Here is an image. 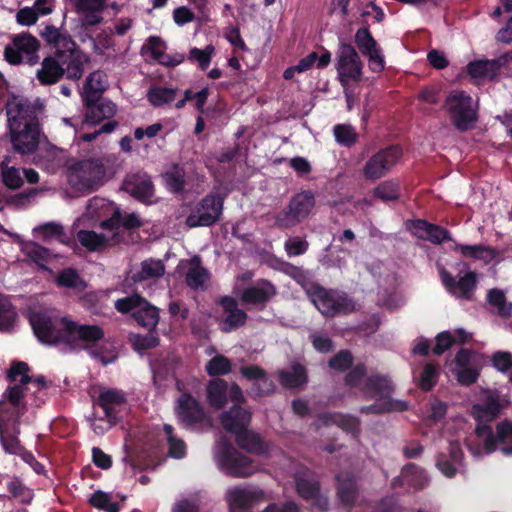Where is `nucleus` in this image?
Instances as JSON below:
<instances>
[{"label": "nucleus", "instance_id": "2", "mask_svg": "<svg viewBox=\"0 0 512 512\" xmlns=\"http://www.w3.org/2000/svg\"><path fill=\"white\" fill-rule=\"evenodd\" d=\"M29 320L39 341L48 345L63 343L71 348H77L100 340L104 336L99 326L78 325L67 317H61L52 309L32 312Z\"/></svg>", "mask_w": 512, "mask_h": 512}, {"label": "nucleus", "instance_id": "35", "mask_svg": "<svg viewBox=\"0 0 512 512\" xmlns=\"http://www.w3.org/2000/svg\"><path fill=\"white\" fill-rule=\"evenodd\" d=\"M409 230L420 239L433 243H441L448 239V232L444 228L432 225L424 220H416L410 223Z\"/></svg>", "mask_w": 512, "mask_h": 512}, {"label": "nucleus", "instance_id": "62", "mask_svg": "<svg viewBox=\"0 0 512 512\" xmlns=\"http://www.w3.org/2000/svg\"><path fill=\"white\" fill-rule=\"evenodd\" d=\"M374 195L383 200L390 201L399 197V183L395 180H387L374 189Z\"/></svg>", "mask_w": 512, "mask_h": 512}, {"label": "nucleus", "instance_id": "46", "mask_svg": "<svg viewBox=\"0 0 512 512\" xmlns=\"http://www.w3.org/2000/svg\"><path fill=\"white\" fill-rule=\"evenodd\" d=\"M23 253L39 267L45 268V264L50 261L52 254L48 249L35 242H24L22 244Z\"/></svg>", "mask_w": 512, "mask_h": 512}, {"label": "nucleus", "instance_id": "16", "mask_svg": "<svg viewBox=\"0 0 512 512\" xmlns=\"http://www.w3.org/2000/svg\"><path fill=\"white\" fill-rule=\"evenodd\" d=\"M251 278L252 274L245 272L237 277L233 287V294L243 303L254 305L262 304L275 295L274 286L265 280H261L254 286L245 288V284L248 283Z\"/></svg>", "mask_w": 512, "mask_h": 512}, {"label": "nucleus", "instance_id": "42", "mask_svg": "<svg viewBox=\"0 0 512 512\" xmlns=\"http://www.w3.org/2000/svg\"><path fill=\"white\" fill-rule=\"evenodd\" d=\"M426 481V476L422 470L418 469L414 465H407L403 468L401 475L394 479L393 484L421 488Z\"/></svg>", "mask_w": 512, "mask_h": 512}, {"label": "nucleus", "instance_id": "10", "mask_svg": "<svg viewBox=\"0 0 512 512\" xmlns=\"http://www.w3.org/2000/svg\"><path fill=\"white\" fill-rule=\"evenodd\" d=\"M306 289L311 301L324 316L333 317L355 310V303L344 294L326 290L316 285Z\"/></svg>", "mask_w": 512, "mask_h": 512}, {"label": "nucleus", "instance_id": "27", "mask_svg": "<svg viewBox=\"0 0 512 512\" xmlns=\"http://www.w3.org/2000/svg\"><path fill=\"white\" fill-rule=\"evenodd\" d=\"M178 267L185 272L186 283L189 287L193 289L205 288L210 276L209 272L201 265L198 257L183 260Z\"/></svg>", "mask_w": 512, "mask_h": 512}, {"label": "nucleus", "instance_id": "11", "mask_svg": "<svg viewBox=\"0 0 512 512\" xmlns=\"http://www.w3.org/2000/svg\"><path fill=\"white\" fill-rule=\"evenodd\" d=\"M445 107L453 124L459 130H467L476 121V107L470 95L463 91H452Z\"/></svg>", "mask_w": 512, "mask_h": 512}, {"label": "nucleus", "instance_id": "37", "mask_svg": "<svg viewBox=\"0 0 512 512\" xmlns=\"http://www.w3.org/2000/svg\"><path fill=\"white\" fill-rule=\"evenodd\" d=\"M62 61L66 65L67 77L78 80L82 77L84 68L89 64L90 57L81 50H77L62 59Z\"/></svg>", "mask_w": 512, "mask_h": 512}, {"label": "nucleus", "instance_id": "4", "mask_svg": "<svg viewBox=\"0 0 512 512\" xmlns=\"http://www.w3.org/2000/svg\"><path fill=\"white\" fill-rule=\"evenodd\" d=\"M347 383L351 387L359 388L363 396L375 399V404L368 407V411L386 412V411H404L408 405L401 400H394L390 397L392 385L384 377L365 375V369L362 366H356L348 375ZM366 408H362V412Z\"/></svg>", "mask_w": 512, "mask_h": 512}, {"label": "nucleus", "instance_id": "45", "mask_svg": "<svg viewBox=\"0 0 512 512\" xmlns=\"http://www.w3.org/2000/svg\"><path fill=\"white\" fill-rule=\"evenodd\" d=\"M487 300L492 309L502 318L512 315V303L507 302L503 291L492 289L488 292Z\"/></svg>", "mask_w": 512, "mask_h": 512}, {"label": "nucleus", "instance_id": "50", "mask_svg": "<svg viewBox=\"0 0 512 512\" xmlns=\"http://www.w3.org/2000/svg\"><path fill=\"white\" fill-rule=\"evenodd\" d=\"M338 481V491H339V498L341 502L345 505H351L356 496V486L353 478L346 474L344 475H338L337 476Z\"/></svg>", "mask_w": 512, "mask_h": 512}, {"label": "nucleus", "instance_id": "8", "mask_svg": "<svg viewBox=\"0 0 512 512\" xmlns=\"http://www.w3.org/2000/svg\"><path fill=\"white\" fill-rule=\"evenodd\" d=\"M335 68L337 79L348 90L363 79V63L355 48L348 43H341L336 52Z\"/></svg>", "mask_w": 512, "mask_h": 512}, {"label": "nucleus", "instance_id": "34", "mask_svg": "<svg viewBox=\"0 0 512 512\" xmlns=\"http://www.w3.org/2000/svg\"><path fill=\"white\" fill-rule=\"evenodd\" d=\"M295 479L297 491L303 498L312 500L313 505L319 509L327 507V499L319 493L318 483L311 480L307 472L304 473V476L296 475Z\"/></svg>", "mask_w": 512, "mask_h": 512}, {"label": "nucleus", "instance_id": "59", "mask_svg": "<svg viewBox=\"0 0 512 512\" xmlns=\"http://www.w3.org/2000/svg\"><path fill=\"white\" fill-rule=\"evenodd\" d=\"M163 180L171 192H180L185 183L184 171L182 168L175 166L163 175Z\"/></svg>", "mask_w": 512, "mask_h": 512}, {"label": "nucleus", "instance_id": "58", "mask_svg": "<svg viewBox=\"0 0 512 512\" xmlns=\"http://www.w3.org/2000/svg\"><path fill=\"white\" fill-rule=\"evenodd\" d=\"M16 319V313L9 300L0 294V331L9 330Z\"/></svg>", "mask_w": 512, "mask_h": 512}, {"label": "nucleus", "instance_id": "28", "mask_svg": "<svg viewBox=\"0 0 512 512\" xmlns=\"http://www.w3.org/2000/svg\"><path fill=\"white\" fill-rule=\"evenodd\" d=\"M448 454L440 453L436 460V466L446 477H453L462 468V451L458 443L450 441Z\"/></svg>", "mask_w": 512, "mask_h": 512}, {"label": "nucleus", "instance_id": "18", "mask_svg": "<svg viewBox=\"0 0 512 512\" xmlns=\"http://www.w3.org/2000/svg\"><path fill=\"white\" fill-rule=\"evenodd\" d=\"M402 157L398 146H391L373 154L365 163L363 175L366 179L376 181L385 177Z\"/></svg>", "mask_w": 512, "mask_h": 512}, {"label": "nucleus", "instance_id": "9", "mask_svg": "<svg viewBox=\"0 0 512 512\" xmlns=\"http://www.w3.org/2000/svg\"><path fill=\"white\" fill-rule=\"evenodd\" d=\"M105 177L104 166L98 160H86L71 165L67 178L76 191L85 192L100 186Z\"/></svg>", "mask_w": 512, "mask_h": 512}, {"label": "nucleus", "instance_id": "15", "mask_svg": "<svg viewBox=\"0 0 512 512\" xmlns=\"http://www.w3.org/2000/svg\"><path fill=\"white\" fill-rule=\"evenodd\" d=\"M176 414L187 428L203 430L212 426L211 419L205 414L200 404L191 395L183 392L177 400Z\"/></svg>", "mask_w": 512, "mask_h": 512}, {"label": "nucleus", "instance_id": "38", "mask_svg": "<svg viewBox=\"0 0 512 512\" xmlns=\"http://www.w3.org/2000/svg\"><path fill=\"white\" fill-rule=\"evenodd\" d=\"M471 339V334L463 329H457L453 332L445 331L436 337V345L433 352L437 355L444 353L452 344L465 343Z\"/></svg>", "mask_w": 512, "mask_h": 512}, {"label": "nucleus", "instance_id": "13", "mask_svg": "<svg viewBox=\"0 0 512 512\" xmlns=\"http://www.w3.org/2000/svg\"><path fill=\"white\" fill-rule=\"evenodd\" d=\"M115 308L120 313H131L137 323L149 331L154 329L159 321L158 309L136 294L117 300Z\"/></svg>", "mask_w": 512, "mask_h": 512}, {"label": "nucleus", "instance_id": "14", "mask_svg": "<svg viewBox=\"0 0 512 512\" xmlns=\"http://www.w3.org/2000/svg\"><path fill=\"white\" fill-rule=\"evenodd\" d=\"M484 365L481 354L468 349H461L451 365V372L461 385H471L476 382Z\"/></svg>", "mask_w": 512, "mask_h": 512}, {"label": "nucleus", "instance_id": "43", "mask_svg": "<svg viewBox=\"0 0 512 512\" xmlns=\"http://www.w3.org/2000/svg\"><path fill=\"white\" fill-rule=\"evenodd\" d=\"M318 422L323 425L336 424L341 429L355 433L358 430V420L350 415L325 413L319 416Z\"/></svg>", "mask_w": 512, "mask_h": 512}, {"label": "nucleus", "instance_id": "29", "mask_svg": "<svg viewBox=\"0 0 512 512\" xmlns=\"http://www.w3.org/2000/svg\"><path fill=\"white\" fill-rule=\"evenodd\" d=\"M145 50L150 53L153 60L168 67L177 66L185 59L181 53L167 54L166 45L159 37H150L145 45Z\"/></svg>", "mask_w": 512, "mask_h": 512}, {"label": "nucleus", "instance_id": "20", "mask_svg": "<svg viewBox=\"0 0 512 512\" xmlns=\"http://www.w3.org/2000/svg\"><path fill=\"white\" fill-rule=\"evenodd\" d=\"M120 211L110 201L100 197L89 200L85 212L77 219L78 224H89L97 221H113V226L119 224Z\"/></svg>", "mask_w": 512, "mask_h": 512}, {"label": "nucleus", "instance_id": "64", "mask_svg": "<svg viewBox=\"0 0 512 512\" xmlns=\"http://www.w3.org/2000/svg\"><path fill=\"white\" fill-rule=\"evenodd\" d=\"M230 360L223 355H215L207 364L206 371L211 376L224 375L231 371Z\"/></svg>", "mask_w": 512, "mask_h": 512}, {"label": "nucleus", "instance_id": "31", "mask_svg": "<svg viewBox=\"0 0 512 512\" xmlns=\"http://www.w3.org/2000/svg\"><path fill=\"white\" fill-rule=\"evenodd\" d=\"M483 400L484 403L473 406L472 415L479 422H488L499 414L501 405L497 393L491 390L483 391Z\"/></svg>", "mask_w": 512, "mask_h": 512}, {"label": "nucleus", "instance_id": "30", "mask_svg": "<svg viewBox=\"0 0 512 512\" xmlns=\"http://www.w3.org/2000/svg\"><path fill=\"white\" fill-rule=\"evenodd\" d=\"M77 14L87 25L99 24L103 17L104 0H70Z\"/></svg>", "mask_w": 512, "mask_h": 512}, {"label": "nucleus", "instance_id": "22", "mask_svg": "<svg viewBox=\"0 0 512 512\" xmlns=\"http://www.w3.org/2000/svg\"><path fill=\"white\" fill-rule=\"evenodd\" d=\"M263 498V491L252 487H233L226 493L230 512H246L248 508L262 501Z\"/></svg>", "mask_w": 512, "mask_h": 512}, {"label": "nucleus", "instance_id": "26", "mask_svg": "<svg viewBox=\"0 0 512 512\" xmlns=\"http://www.w3.org/2000/svg\"><path fill=\"white\" fill-rule=\"evenodd\" d=\"M41 35L62 59L78 50L72 38L67 33L62 32L54 26H46Z\"/></svg>", "mask_w": 512, "mask_h": 512}, {"label": "nucleus", "instance_id": "17", "mask_svg": "<svg viewBox=\"0 0 512 512\" xmlns=\"http://www.w3.org/2000/svg\"><path fill=\"white\" fill-rule=\"evenodd\" d=\"M223 210V198L217 194H209L198 202L186 218L187 226H210L221 216Z\"/></svg>", "mask_w": 512, "mask_h": 512}, {"label": "nucleus", "instance_id": "54", "mask_svg": "<svg viewBox=\"0 0 512 512\" xmlns=\"http://www.w3.org/2000/svg\"><path fill=\"white\" fill-rule=\"evenodd\" d=\"M90 504L105 512H118L119 506L117 502L112 499V495L103 491H95L89 498Z\"/></svg>", "mask_w": 512, "mask_h": 512}, {"label": "nucleus", "instance_id": "36", "mask_svg": "<svg viewBox=\"0 0 512 512\" xmlns=\"http://www.w3.org/2000/svg\"><path fill=\"white\" fill-rule=\"evenodd\" d=\"M108 86L107 77L102 71L92 72L83 87V98L89 103L94 101Z\"/></svg>", "mask_w": 512, "mask_h": 512}, {"label": "nucleus", "instance_id": "60", "mask_svg": "<svg viewBox=\"0 0 512 512\" xmlns=\"http://www.w3.org/2000/svg\"><path fill=\"white\" fill-rule=\"evenodd\" d=\"M215 54V47L213 45H207L204 49L192 48L189 52L188 59L196 61L201 70H206L211 62L213 55Z\"/></svg>", "mask_w": 512, "mask_h": 512}, {"label": "nucleus", "instance_id": "52", "mask_svg": "<svg viewBox=\"0 0 512 512\" xmlns=\"http://www.w3.org/2000/svg\"><path fill=\"white\" fill-rule=\"evenodd\" d=\"M164 431L167 437L169 455L176 459L183 458L187 451L185 442L174 434L172 426L164 425Z\"/></svg>", "mask_w": 512, "mask_h": 512}, {"label": "nucleus", "instance_id": "41", "mask_svg": "<svg viewBox=\"0 0 512 512\" xmlns=\"http://www.w3.org/2000/svg\"><path fill=\"white\" fill-rule=\"evenodd\" d=\"M241 374L249 379L257 381V391L256 394L263 395L268 394L273 391V384L269 379L265 376V373L262 369L257 366H245L241 368Z\"/></svg>", "mask_w": 512, "mask_h": 512}, {"label": "nucleus", "instance_id": "56", "mask_svg": "<svg viewBox=\"0 0 512 512\" xmlns=\"http://www.w3.org/2000/svg\"><path fill=\"white\" fill-rule=\"evenodd\" d=\"M34 235L44 241L58 240L64 242L63 228L56 223H47L35 228Z\"/></svg>", "mask_w": 512, "mask_h": 512}, {"label": "nucleus", "instance_id": "6", "mask_svg": "<svg viewBox=\"0 0 512 512\" xmlns=\"http://www.w3.org/2000/svg\"><path fill=\"white\" fill-rule=\"evenodd\" d=\"M468 449L475 458H481L499 449L504 455L512 456V422L503 421L496 427V435L487 426H478L475 442H468Z\"/></svg>", "mask_w": 512, "mask_h": 512}, {"label": "nucleus", "instance_id": "32", "mask_svg": "<svg viewBox=\"0 0 512 512\" xmlns=\"http://www.w3.org/2000/svg\"><path fill=\"white\" fill-rule=\"evenodd\" d=\"M223 308V326L222 329L226 332L236 329L244 325L247 315L238 308L237 302L231 297H223L220 300Z\"/></svg>", "mask_w": 512, "mask_h": 512}, {"label": "nucleus", "instance_id": "48", "mask_svg": "<svg viewBox=\"0 0 512 512\" xmlns=\"http://www.w3.org/2000/svg\"><path fill=\"white\" fill-rule=\"evenodd\" d=\"M165 273V267L161 260H145L141 263L140 271L133 276L135 281L161 277Z\"/></svg>", "mask_w": 512, "mask_h": 512}, {"label": "nucleus", "instance_id": "21", "mask_svg": "<svg viewBox=\"0 0 512 512\" xmlns=\"http://www.w3.org/2000/svg\"><path fill=\"white\" fill-rule=\"evenodd\" d=\"M207 399L210 406L215 409L222 408L228 399L235 403L233 406L240 407L239 404L244 401V395L238 385L228 386L222 379H212L207 386Z\"/></svg>", "mask_w": 512, "mask_h": 512}, {"label": "nucleus", "instance_id": "23", "mask_svg": "<svg viewBox=\"0 0 512 512\" xmlns=\"http://www.w3.org/2000/svg\"><path fill=\"white\" fill-rule=\"evenodd\" d=\"M314 196L307 191L296 194L290 201L288 210L281 222L285 226H293L309 216L314 208Z\"/></svg>", "mask_w": 512, "mask_h": 512}, {"label": "nucleus", "instance_id": "57", "mask_svg": "<svg viewBox=\"0 0 512 512\" xmlns=\"http://www.w3.org/2000/svg\"><path fill=\"white\" fill-rule=\"evenodd\" d=\"M57 284L61 287L83 290L86 287L85 282L72 269L63 270L57 277Z\"/></svg>", "mask_w": 512, "mask_h": 512}, {"label": "nucleus", "instance_id": "39", "mask_svg": "<svg viewBox=\"0 0 512 512\" xmlns=\"http://www.w3.org/2000/svg\"><path fill=\"white\" fill-rule=\"evenodd\" d=\"M64 154L63 151L46 145L41 153L37 154L35 163L44 169L53 172L56 168L63 164Z\"/></svg>", "mask_w": 512, "mask_h": 512}, {"label": "nucleus", "instance_id": "51", "mask_svg": "<svg viewBox=\"0 0 512 512\" xmlns=\"http://www.w3.org/2000/svg\"><path fill=\"white\" fill-rule=\"evenodd\" d=\"M176 90L164 87H152L147 92V98L154 107H161L174 101Z\"/></svg>", "mask_w": 512, "mask_h": 512}, {"label": "nucleus", "instance_id": "12", "mask_svg": "<svg viewBox=\"0 0 512 512\" xmlns=\"http://www.w3.org/2000/svg\"><path fill=\"white\" fill-rule=\"evenodd\" d=\"M38 40L29 33L14 35L11 42L4 49L5 60L12 65L30 64L38 62Z\"/></svg>", "mask_w": 512, "mask_h": 512}, {"label": "nucleus", "instance_id": "33", "mask_svg": "<svg viewBox=\"0 0 512 512\" xmlns=\"http://www.w3.org/2000/svg\"><path fill=\"white\" fill-rule=\"evenodd\" d=\"M88 104V110L84 120L81 122L79 130H84L87 127L94 126L100 121L112 117L116 112V106L109 100H101L97 104Z\"/></svg>", "mask_w": 512, "mask_h": 512}, {"label": "nucleus", "instance_id": "5", "mask_svg": "<svg viewBox=\"0 0 512 512\" xmlns=\"http://www.w3.org/2000/svg\"><path fill=\"white\" fill-rule=\"evenodd\" d=\"M250 419V412L237 406H233L220 416L222 426L235 434L236 442L242 449L256 455H265L269 452L270 445L263 442L257 433L247 430Z\"/></svg>", "mask_w": 512, "mask_h": 512}, {"label": "nucleus", "instance_id": "61", "mask_svg": "<svg viewBox=\"0 0 512 512\" xmlns=\"http://www.w3.org/2000/svg\"><path fill=\"white\" fill-rule=\"evenodd\" d=\"M334 136L336 141L343 145L350 147L356 143L358 134L351 125L339 124L334 127Z\"/></svg>", "mask_w": 512, "mask_h": 512}, {"label": "nucleus", "instance_id": "47", "mask_svg": "<svg viewBox=\"0 0 512 512\" xmlns=\"http://www.w3.org/2000/svg\"><path fill=\"white\" fill-rule=\"evenodd\" d=\"M280 382L287 388H298L306 383L305 370L301 365H294L289 370L280 372Z\"/></svg>", "mask_w": 512, "mask_h": 512}, {"label": "nucleus", "instance_id": "1", "mask_svg": "<svg viewBox=\"0 0 512 512\" xmlns=\"http://www.w3.org/2000/svg\"><path fill=\"white\" fill-rule=\"evenodd\" d=\"M28 366L24 362H18L8 371V379L11 385L0 401V441L4 451L8 454L18 455L27 451L18 440L19 430L16 426L21 411V399L31 387L41 391L44 386L42 379L32 380L28 375Z\"/></svg>", "mask_w": 512, "mask_h": 512}, {"label": "nucleus", "instance_id": "7", "mask_svg": "<svg viewBox=\"0 0 512 512\" xmlns=\"http://www.w3.org/2000/svg\"><path fill=\"white\" fill-rule=\"evenodd\" d=\"M214 458L219 469L233 477H247L259 469L253 460L242 455L225 439L217 442Z\"/></svg>", "mask_w": 512, "mask_h": 512}, {"label": "nucleus", "instance_id": "3", "mask_svg": "<svg viewBox=\"0 0 512 512\" xmlns=\"http://www.w3.org/2000/svg\"><path fill=\"white\" fill-rule=\"evenodd\" d=\"M11 143L21 154L33 153L40 144L36 109L27 99L13 95L6 104Z\"/></svg>", "mask_w": 512, "mask_h": 512}, {"label": "nucleus", "instance_id": "19", "mask_svg": "<svg viewBox=\"0 0 512 512\" xmlns=\"http://www.w3.org/2000/svg\"><path fill=\"white\" fill-rule=\"evenodd\" d=\"M100 232L80 230L77 238L81 245L90 251H100L107 246L120 243V226L114 225L113 221H102Z\"/></svg>", "mask_w": 512, "mask_h": 512}, {"label": "nucleus", "instance_id": "53", "mask_svg": "<svg viewBox=\"0 0 512 512\" xmlns=\"http://www.w3.org/2000/svg\"><path fill=\"white\" fill-rule=\"evenodd\" d=\"M2 181L9 189H17L23 184V175L20 169L9 166L8 159L1 163Z\"/></svg>", "mask_w": 512, "mask_h": 512}, {"label": "nucleus", "instance_id": "55", "mask_svg": "<svg viewBox=\"0 0 512 512\" xmlns=\"http://www.w3.org/2000/svg\"><path fill=\"white\" fill-rule=\"evenodd\" d=\"M124 402L122 393L114 390H105L100 393L98 403L103 408L105 417L111 418L112 410L115 405Z\"/></svg>", "mask_w": 512, "mask_h": 512}, {"label": "nucleus", "instance_id": "63", "mask_svg": "<svg viewBox=\"0 0 512 512\" xmlns=\"http://www.w3.org/2000/svg\"><path fill=\"white\" fill-rule=\"evenodd\" d=\"M355 44L362 55L379 47L368 28H360L355 34Z\"/></svg>", "mask_w": 512, "mask_h": 512}, {"label": "nucleus", "instance_id": "25", "mask_svg": "<svg viewBox=\"0 0 512 512\" xmlns=\"http://www.w3.org/2000/svg\"><path fill=\"white\" fill-rule=\"evenodd\" d=\"M440 277L445 288L455 297L470 299L476 287V275L472 271L466 272L458 281L444 269L440 270Z\"/></svg>", "mask_w": 512, "mask_h": 512}, {"label": "nucleus", "instance_id": "24", "mask_svg": "<svg viewBox=\"0 0 512 512\" xmlns=\"http://www.w3.org/2000/svg\"><path fill=\"white\" fill-rule=\"evenodd\" d=\"M122 188L141 202H153L154 188L150 177L145 173H134L127 175L123 182Z\"/></svg>", "mask_w": 512, "mask_h": 512}, {"label": "nucleus", "instance_id": "44", "mask_svg": "<svg viewBox=\"0 0 512 512\" xmlns=\"http://www.w3.org/2000/svg\"><path fill=\"white\" fill-rule=\"evenodd\" d=\"M455 250L459 251L462 256L481 260L485 263L495 258V251L483 245H456Z\"/></svg>", "mask_w": 512, "mask_h": 512}, {"label": "nucleus", "instance_id": "49", "mask_svg": "<svg viewBox=\"0 0 512 512\" xmlns=\"http://www.w3.org/2000/svg\"><path fill=\"white\" fill-rule=\"evenodd\" d=\"M467 71L476 79L492 78L496 72V63L489 60H476L469 63Z\"/></svg>", "mask_w": 512, "mask_h": 512}, {"label": "nucleus", "instance_id": "40", "mask_svg": "<svg viewBox=\"0 0 512 512\" xmlns=\"http://www.w3.org/2000/svg\"><path fill=\"white\" fill-rule=\"evenodd\" d=\"M64 69L53 58L43 60L41 68L37 71L38 80L44 85L57 82L63 75Z\"/></svg>", "mask_w": 512, "mask_h": 512}]
</instances>
